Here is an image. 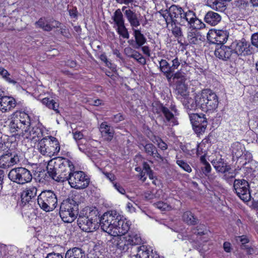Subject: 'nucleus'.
Returning a JSON list of instances; mask_svg holds the SVG:
<instances>
[{
  "label": "nucleus",
  "mask_w": 258,
  "mask_h": 258,
  "mask_svg": "<svg viewBox=\"0 0 258 258\" xmlns=\"http://www.w3.org/2000/svg\"><path fill=\"white\" fill-rule=\"evenodd\" d=\"M102 220V229L113 236L124 235L130 229L129 222L115 211L104 213Z\"/></svg>",
  "instance_id": "obj_1"
},
{
  "label": "nucleus",
  "mask_w": 258,
  "mask_h": 258,
  "mask_svg": "<svg viewBox=\"0 0 258 258\" xmlns=\"http://www.w3.org/2000/svg\"><path fill=\"white\" fill-rule=\"evenodd\" d=\"M46 169L53 180L63 182L68 179L70 174L74 171L75 166L69 159L54 157L49 161Z\"/></svg>",
  "instance_id": "obj_2"
},
{
  "label": "nucleus",
  "mask_w": 258,
  "mask_h": 258,
  "mask_svg": "<svg viewBox=\"0 0 258 258\" xmlns=\"http://www.w3.org/2000/svg\"><path fill=\"white\" fill-rule=\"evenodd\" d=\"M195 100V103H194L191 98L188 99V103H191V104H185V107L189 110L195 109L198 107L203 111L207 112L216 110L219 104L218 96L210 89L203 90L200 94L196 96Z\"/></svg>",
  "instance_id": "obj_3"
},
{
  "label": "nucleus",
  "mask_w": 258,
  "mask_h": 258,
  "mask_svg": "<svg viewBox=\"0 0 258 258\" xmlns=\"http://www.w3.org/2000/svg\"><path fill=\"white\" fill-rule=\"evenodd\" d=\"M37 149L41 155L52 157L58 155L60 151V145L55 138L48 136L43 138L38 142Z\"/></svg>",
  "instance_id": "obj_4"
},
{
  "label": "nucleus",
  "mask_w": 258,
  "mask_h": 258,
  "mask_svg": "<svg viewBox=\"0 0 258 258\" xmlns=\"http://www.w3.org/2000/svg\"><path fill=\"white\" fill-rule=\"evenodd\" d=\"M154 112L159 114L163 119L165 125L173 126L178 123L177 116L179 115V113L175 105L171 106L170 110L162 104H159L154 109Z\"/></svg>",
  "instance_id": "obj_5"
},
{
  "label": "nucleus",
  "mask_w": 258,
  "mask_h": 258,
  "mask_svg": "<svg viewBox=\"0 0 258 258\" xmlns=\"http://www.w3.org/2000/svg\"><path fill=\"white\" fill-rule=\"evenodd\" d=\"M30 119L24 112H16L13 114L9 126L12 133L21 134L30 126Z\"/></svg>",
  "instance_id": "obj_6"
},
{
  "label": "nucleus",
  "mask_w": 258,
  "mask_h": 258,
  "mask_svg": "<svg viewBox=\"0 0 258 258\" xmlns=\"http://www.w3.org/2000/svg\"><path fill=\"white\" fill-rule=\"evenodd\" d=\"M78 205L73 199L63 201L60 206L59 215L62 221L71 223L76 219L78 212Z\"/></svg>",
  "instance_id": "obj_7"
},
{
  "label": "nucleus",
  "mask_w": 258,
  "mask_h": 258,
  "mask_svg": "<svg viewBox=\"0 0 258 258\" xmlns=\"http://www.w3.org/2000/svg\"><path fill=\"white\" fill-rule=\"evenodd\" d=\"M37 202L41 209L45 212L53 211L57 204L56 194L51 190L42 191L38 196Z\"/></svg>",
  "instance_id": "obj_8"
},
{
  "label": "nucleus",
  "mask_w": 258,
  "mask_h": 258,
  "mask_svg": "<svg viewBox=\"0 0 258 258\" xmlns=\"http://www.w3.org/2000/svg\"><path fill=\"white\" fill-rule=\"evenodd\" d=\"M8 176L11 181L20 185L30 182L32 179L31 172L26 168L22 167L12 169Z\"/></svg>",
  "instance_id": "obj_9"
},
{
  "label": "nucleus",
  "mask_w": 258,
  "mask_h": 258,
  "mask_svg": "<svg viewBox=\"0 0 258 258\" xmlns=\"http://www.w3.org/2000/svg\"><path fill=\"white\" fill-rule=\"evenodd\" d=\"M70 186L77 189H84L89 184L90 179L82 171H74L67 179Z\"/></svg>",
  "instance_id": "obj_10"
},
{
  "label": "nucleus",
  "mask_w": 258,
  "mask_h": 258,
  "mask_svg": "<svg viewBox=\"0 0 258 258\" xmlns=\"http://www.w3.org/2000/svg\"><path fill=\"white\" fill-rule=\"evenodd\" d=\"M22 159L20 152L10 150L0 155V168H10L19 163Z\"/></svg>",
  "instance_id": "obj_11"
},
{
  "label": "nucleus",
  "mask_w": 258,
  "mask_h": 258,
  "mask_svg": "<svg viewBox=\"0 0 258 258\" xmlns=\"http://www.w3.org/2000/svg\"><path fill=\"white\" fill-rule=\"evenodd\" d=\"M233 187L235 192L239 198L243 201L250 200L251 196L248 182L245 179H235Z\"/></svg>",
  "instance_id": "obj_12"
},
{
  "label": "nucleus",
  "mask_w": 258,
  "mask_h": 258,
  "mask_svg": "<svg viewBox=\"0 0 258 258\" xmlns=\"http://www.w3.org/2000/svg\"><path fill=\"white\" fill-rule=\"evenodd\" d=\"M165 14L162 15L165 20L167 25H169L170 22H174L179 24L181 17L184 12L183 9L178 6L172 5L166 11Z\"/></svg>",
  "instance_id": "obj_13"
},
{
  "label": "nucleus",
  "mask_w": 258,
  "mask_h": 258,
  "mask_svg": "<svg viewBox=\"0 0 258 258\" xmlns=\"http://www.w3.org/2000/svg\"><path fill=\"white\" fill-rule=\"evenodd\" d=\"M188 114L195 132L197 133L204 132L208 124L206 115L202 113H188Z\"/></svg>",
  "instance_id": "obj_14"
},
{
  "label": "nucleus",
  "mask_w": 258,
  "mask_h": 258,
  "mask_svg": "<svg viewBox=\"0 0 258 258\" xmlns=\"http://www.w3.org/2000/svg\"><path fill=\"white\" fill-rule=\"evenodd\" d=\"M233 54L235 58L239 55L250 54L252 52L250 49L249 44L244 39L240 41H235L231 44Z\"/></svg>",
  "instance_id": "obj_15"
},
{
  "label": "nucleus",
  "mask_w": 258,
  "mask_h": 258,
  "mask_svg": "<svg viewBox=\"0 0 258 258\" xmlns=\"http://www.w3.org/2000/svg\"><path fill=\"white\" fill-rule=\"evenodd\" d=\"M43 129L38 126H30L26 127L22 132V136L24 139H28L34 142H39L43 137Z\"/></svg>",
  "instance_id": "obj_16"
},
{
  "label": "nucleus",
  "mask_w": 258,
  "mask_h": 258,
  "mask_svg": "<svg viewBox=\"0 0 258 258\" xmlns=\"http://www.w3.org/2000/svg\"><path fill=\"white\" fill-rule=\"evenodd\" d=\"M81 212L82 215L85 216L91 222L94 223V225L98 227L99 224L102 228V221L103 215L100 217L98 210L95 207H86Z\"/></svg>",
  "instance_id": "obj_17"
},
{
  "label": "nucleus",
  "mask_w": 258,
  "mask_h": 258,
  "mask_svg": "<svg viewBox=\"0 0 258 258\" xmlns=\"http://www.w3.org/2000/svg\"><path fill=\"white\" fill-rule=\"evenodd\" d=\"M231 48V45L227 46L222 45L215 49L214 54L217 57L223 60L235 59V57L233 55V49Z\"/></svg>",
  "instance_id": "obj_18"
},
{
  "label": "nucleus",
  "mask_w": 258,
  "mask_h": 258,
  "mask_svg": "<svg viewBox=\"0 0 258 258\" xmlns=\"http://www.w3.org/2000/svg\"><path fill=\"white\" fill-rule=\"evenodd\" d=\"M79 227L84 231L87 232H93L97 227L92 222H91L85 216L82 215L80 212L77 220Z\"/></svg>",
  "instance_id": "obj_19"
},
{
  "label": "nucleus",
  "mask_w": 258,
  "mask_h": 258,
  "mask_svg": "<svg viewBox=\"0 0 258 258\" xmlns=\"http://www.w3.org/2000/svg\"><path fill=\"white\" fill-rule=\"evenodd\" d=\"M122 11L132 27V29L136 28L140 25V21L138 18L137 14L132 11L131 9L128 8L124 6L121 8Z\"/></svg>",
  "instance_id": "obj_20"
},
{
  "label": "nucleus",
  "mask_w": 258,
  "mask_h": 258,
  "mask_svg": "<svg viewBox=\"0 0 258 258\" xmlns=\"http://www.w3.org/2000/svg\"><path fill=\"white\" fill-rule=\"evenodd\" d=\"M133 35L135 39V41L133 40L128 41V42L132 45L135 48L138 49L144 45L147 42V39L141 31L139 29L134 28Z\"/></svg>",
  "instance_id": "obj_21"
},
{
  "label": "nucleus",
  "mask_w": 258,
  "mask_h": 258,
  "mask_svg": "<svg viewBox=\"0 0 258 258\" xmlns=\"http://www.w3.org/2000/svg\"><path fill=\"white\" fill-rule=\"evenodd\" d=\"M16 101L11 97H0V112H9L16 106Z\"/></svg>",
  "instance_id": "obj_22"
},
{
  "label": "nucleus",
  "mask_w": 258,
  "mask_h": 258,
  "mask_svg": "<svg viewBox=\"0 0 258 258\" xmlns=\"http://www.w3.org/2000/svg\"><path fill=\"white\" fill-rule=\"evenodd\" d=\"M187 39L191 44H200L205 40L204 36L199 31L192 29L187 32Z\"/></svg>",
  "instance_id": "obj_23"
},
{
  "label": "nucleus",
  "mask_w": 258,
  "mask_h": 258,
  "mask_svg": "<svg viewBox=\"0 0 258 258\" xmlns=\"http://www.w3.org/2000/svg\"><path fill=\"white\" fill-rule=\"evenodd\" d=\"M102 137L107 141H110L113 139L114 131L112 127L107 124V122H103L99 128Z\"/></svg>",
  "instance_id": "obj_24"
},
{
  "label": "nucleus",
  "mask_w": 258,
  "mask_h": 258,
  "mask_svg": "<svg viewBox=\"0 0 258 258\" xmlns=\"http://www.w3.org/2000/svg\"><path fill=\"white\" fill-rule=\"evenodd\" d=\"M37 189L34 186L27 187L21 194V199L23 203L26 204L32 199H35L37 195Z\"/></svg>",
  "instance_id": "obj_25"
},
{
  "label": "nucleus",
  "mask_w": 258,
  "mask_h": 258,
  "mask_svg": "<svg viewBox=\"0 0 258 258\" xmlns=\"http://www.w3.org/2000/svg\"><path fill=\"white\" fill-rule=\"evenodd\" d=\"M175 92L176 94L178 96V97L179 98V96L181 97H183L184 98V100L183 101V104L185 106V104H188L187 99L189 98H186V96L188 95V91H187V86L185 84V82H176V88H175ZM190 98H189L190 99ZM191 103L189 104L190 105Z\"/></svg>",
  "instance_id": "obj_26"
},
{
  "label": "nucleus",
  "mask_w": 258,
  "mask_h": 258,
  "mask_svg": "<svg viewBox=\"0 0 258 258\" xmlns=\"http://www.w3.org/2000/svg\"><path fill=\"white\" fill-rule=\"evenodd\" d=\"M212 163L215 169L218 172L225 174L227 172L229 173L231 170L230 166L228 165L223 159L214 160Z\"/></svg>",
  "instance_id": "obj_27"
},
{
  "label": "nucleus",
  "mask_w": 258,
  "mask_h": 258,
  "mask_svg": "<svg viewBox=\"0 0 258 258\" xmlns=\"http://www.w3.org/2000/svg\"><path fill=\"white\" fill-rule=\"evenodd\" d=\"M205 22L211 26H216L221 20V16L217 13L209 11L205 16Z\"/></svg>",
  "instance_id": "obj_28"
},
{
  "label": "nucleus",
  "mask_w": 258,
  "mask_h": 258,
  "mask_svg": "<svg viewBox=\"0 0 258 258\" xmlns=\"http://www.w3.org/2000/svg\"><path fill=\"white\" fill-rule=\"evenodd\" d=\"M142 146L148 155L153 157L157 160L163 161L164 158L158 153L156 147L152 143L147 144L145 146L142 145Z\"/></svg>",
  "instance_id": "obj_29"
},
{
  "label": "nucleus",
  "mask_w": 258,
  "mask_h": 258,
  "mask_svg": "<svg viewBox=\"0 0 258 258\" xmlns=\"http://www.w3.org/2000/svg\"><path fill=\"white\" fill-rule=\"evenodd\" d=\"M65 258H85V253L80 248L74 247L67 251Z\"/></svg>",
  "instance_id": "obj_30"
},
{
  "label": "nucleus",
  "mask_w": 258,
  "mask_h": 258,
  "mask_svg": "<svg viewBox=\"0 0 258 258\" xmlns=\"http://www.w3.org/2000/svg\"><path fill=\"white\" fill-rule=\"evenodd\" d=\"M195 15V13L190 10H188L186 12L184 11L182 17H181V19L179 22V25L183 26H190L191 25L192 21L194 19V16Z\"/></svg>",
  "instance_id": "obj_31"
},
{
  "label": "nucleus",
  "mask_w": 258,
  "mask_h": 258,
  "mask_svg": "<svg viewBox=\"0 0 258 258\" xmlns=\"http://www.w3.org/2000/svg\"><path fill=\"white\" fill-rule=\"evenodd\" d=\"M214 37L216 43L222 44L226 42L229 36V33L226 30H218L215 32Z\"/></svg>",
  "instance_id": "obj_32"
},
{
  "label": "nucleus",
  "mask_w": 258,
  "mask_h": 258,
  "mask_svg": "<svg viewBox=\"0 0 258 258\" xmlns=\"http://www.w3.org/2000/svg\"><path fill=\"white\" fill-rule=\"evenodd\" d=\"M231 149L233 157L238 159L243 155L244 147L239 142H235L232 145Z\"/></svg>",
  "instance_id": "obj_33"
},
{
  "label": "nucleus",
  "mask_w": 258,
  "mask_h": 258,
  "mask_svg": "<svg viewBox=\"0 0 258 258\" xmlns=\"http://www.w3.org/2000/svg\"><path fill=\"white\" fill-rule=\"evenodd\" d=\"M121 11L122 10L120 9H117L112 16V19L113 20L115 25L117 27L124 24V20Z\"/></svg>",
  "instance_id": "obj_34"
},
{
  "label": "nucleus",
  "mask_w": 258,
  "mask_h": 258,
  "mask_svg": "<svg viewBox=\"0 0 258 258\" xmlns=\"http://www.w3.org/2000/svg\"><path fill=\"white\" fill-rule=\"evenodd\" d=\"M127 244L137 245L141 243V238L139 234L135 233H130L125 237Z\"/></svg>",
  "instance_id": "obj_35"
},
{
  "label": "nucleus",
  "mask_w": 258,
  "mask_h": 258,
  "mask_svg": "<svg viewBox=\"0 0 258 258\" xmlns=\"http://www.w3.org/2000/svg\"><path fill=\"white\" fill-rule=\"evenodd\" d=\"M183 221L188 225H195L197 223L198 219L190 211L185 212L182 216Z\"/></svg>",
  "instance_id": "obj_36"
},
{
  "label": "nucleus",
  "mask_w": 258,
  "mask_h": 258,
  "mask_svg": "<svg viewBox=\"0 0 258 258\" xmlns=\"http://www.w3.org/2000/svg\"><path fill=\"white\" fill-rule=\"evenodd\" d=\"M42 102L49 108L54 110L56 113H59V111L58 110V104L55 102L53 99L45 98L42 99Z\"/></svg>",
  "instance_id": "obj_37"
},
{
  "label": "nucleus",
  "mask_w": 258,
  "mask_h": 258,
  "mask_svg": "<svg viewBox=\"0 0 258 258\" xmlns=\"http://www.w3.org/2000/svg\"><path fill=\"white\" fill-rule=\"evenodd\" d=\"M243 157H244L245 160L247 161V162L246 161L243 164V165H244L245 166L247 165V166H246L245 167L246 168L250 169L252 172L255 171V170L253 169L252 165H253V164H255V162L254 161H253L252 160V156L251 153H250L248 151L245 152L243 156Z\"/></svg>",
  "instance_id": "obj_38"
},
{
  "label": "nucleus",
  "mask_w": 258,
  "mask_h": 258,
  "mask_svg": "<svg viewBox=\"0 0 258 258\" xmlns=\"http://www.w3.org/2000/svg\"><path fill=\"white\" fill-rule=\"evenodd\" d=\"M159 64L158 68L163 74L170 72L172 71L170 64L166 60L162 59L159 61Z\"/></svg>",
  "instance_id": "obj_39"
},
{
  "label": "nucleus",
  "mask_w": 258,
  "mask_h": 258,
  "mask_svg": "<svg viewBox=\"0 0 258 258\" xmlns=\"http://www.w3.org/2000/svg\"><path fill=\"white\" fill-rule=\"evenodd\" d=\"M171 26L172 34L176 37L179 38L183 36L182 32L180 26H178L177 23L170 22Z\"/></svg>",
  "instance_id": "obj_40"
},
{
  "label": "nucleus",
  "mask_w": 258,
  "mask_h": 258,
  "mask_svg": "<svg viewBox=\"0 0 258 258\" xmlns=\"http://www.w3.org/2000/svg\"><path fill=\"white\" fill-rule=\"evenodd\" d=\"M37 27L42 29L44 31H50V26L48 22L45 18H41L35 23Z\"/></svg>",
  "instance_id": "obj_41"
},
{
  "label": "nucleus",
  "mask_w": 258,
  "mask_h": 258,
  "mask_svg": "<svg viewBox=\"0 0 258 258\" xmlns=\"http://www.w3.org/2000/svg\"><path fill=\"white\" fill-rule=\"evenodd\" d=\"M205 27V24L201 20L197 18L195 15L190 28H192V29L197 30L201 29Z\"/></svg>",
  "instance_id": "obj_42"
},
{
  "label": "nucleus",
  "mask_w": 258,
  "mask_h": 258,
  "mask_svg": "<svg viewBox=\"0 0 258 258\" xmlns=\"http://www.w3.org/2000/svg\"><path fill=\"white\" fill-rule=\"evenodd\" d=\"M207 5L214 10H218L222 7L223 3L221 0H206Z\"/></svg>",
  "instance_id": "obj_43"
},
{
  "label": "nucleus",
  "mask_w": 258,
  "mask_h": 258,
  "mask_svg": "<svg viewBox=\"0 0 258 258\" xmlns=\"http://www.w3.org/2000/svg\"><path fill=\"white\" fill-rule=\"evenodd\" d=\"M129 57L133 58L138 61L142 64H145L146 63V60L145 57L139 52L135 50L133 53L129 55Z\"/></svg>",
  "instance_id": "obj_44"
},
{
  "label": "nucleus",
  "mask_w": 258,
  "mask_h": 258,
  "mask_svg": "<svg viewBox=\"0 0 258 258\" xmlns=\"http://www.w3.org/2000/svg\"><path fill=\"white\" fill-rule=\"evenodd\" d=\"M117 32L123 38L126 39L129 38L130 35L124 24L122 26L117 27Z\"/></svg>",
  "instance_id": "obj_45"
},
{
  "label": "nucleus",
  "mask_w": 258,
  "mask_h": 258,
  "mask_svg": "<svg viewBox=\"0 0 258 258\" xmlns=\"http://www.w3.org/2000/svg\"><path fill=\"white\" fill-rule=\"evenodd\" d=\"M155 206L162 211H169L171 209V207L166 203L163 202H158L154 204Z\"/></svg>",
  "instance_id": "obj_46"
},
{
  "label": "nucleus",
  "mask_w": 258,
  "mask_h": 258,
  "mask_svg": "<svg viewBox=\"0 0 258 258\" xmlns=\"http://www.w3.org/2000/svg\"><path fill=\"white\" fill-rule=\"evenodd\" d=\"M8 143L5 142V139L0 137V155L11 150L8 149Z\"/></svg>",
  "instance_id": "obj_47"
},
{
  "label": "nucleus",
  "mask_w": 258,
  "mask_h": 258,
  "mask_svg": "<svg viewBox=\"0 0 258 258\" xmlns=\"http://www.w3.org/2000/svg\"><path fill=\"white\" fill-rule=\"evenodd\" d=\"M177 164L184 171L190 173L192 170L190 166L185 161L182 160L177 159L176 160Z\"/></svg>",
  "instance_id": "obj_48"
},
{
  "label": "nucleus",
  "mask_w": 258,
  "mask_h": 258,
  "mask_svg": "<svg viewBox=\"0 0 258 258\" xmlns=\"http://www.w3.org/2000/svg\"><path fill=\"white\" fill-rule=\"evenodd\" d=\"M173 80H177L176 82H185L186 80L185 76L184 73L180 70L177 71L176 73H173Z\"/></svg>",
  "instance_id": "obj_49"
},
{
  "label": "nucleus",
  "mask_w": 258,
  "mask_h": 258,
  "mask_svg": "<svg viewBox=\"0 0 258 258\" xmlns=\"http://www.w3.org/2000/svg\"><path fill=\"white\" fill-rule=\"evenodd\" d=\"M201 160L204 165V166L202 168V171L206 175H207V174L211 171V166L210 164L206 161L204 157H201Z\"/></svg>",
  "instance_id": "obj_50"
},
{
  "label": "nucleus",
  "mask_w": 258,
  "mask_h": 258,
  "mask_svg": "<svg viewBox=\"0 0 258 258\" xmlns=\"http://www.w3.org/2000/svg\"><path fill=\"white\" fill-rule=\"evenodd\" d=\"M236 240L237 242H240L241 243L242 248H246L245 244L249 242V239L245 235L236 237Z\"/></svg>",
  "instance_id": "obj_51"
},
{
  "label": "nucleus",
  "mask_w": 258,
  "mask_h": 258,
  "mask_svg": "<svg viewBox=\"0 0 258 258\" xmlns=\"http://www.w3.org/2000/svg\"><path fill=\"white\" fill-rule=\"evenodd\" d=\"M181 63V60H179L177 57H175L172 60V65L170 66L172 71L174 72L175 70L178 68Z\"/></svg>",
  "instance_id": "obj_52"
},
{
  "label": "nucleus",
  "mask_w": 258,
  "mask_h": 258,
  "mask_svg": "<svg viewBox=\"0 0 258 258\" xmlns=\"http://www.w3.org/2000/svg\"><path fill=\"white\" fill-rule=\"evenodd\" d=\"M251 44L258 48V33H254L251 37Z\"/></svg>",
  "instance_id": "obj_53"
},
{
  "label": "nucleus",
  "mask_w": 258,
  "mask_h": 258,
  "mask_svg": "<svg viewBox=\"0 0 258 258\" xmlns=\"http://www.w3.org/2000/svg\"><path fill=\"white\" fill-rule=\"evenodd\" d=\"M60 23L56 20H52L49 22V25L50 26V31L53 28H59L60 26Z\"/></svg>",
  "instance_id": "obj_54"
},
{
  "label": "nucleus",
  "mask_w": 258,
  "mask_h": 258,
  "mask_svg": "<svg viewBox=\"0 0 258 258\" xmlns=\"http://www.w3.org/2000/svg\"><path fill=\"white\" fill-rule=\"evenodd\" d=\"M45 258H63V256L58 253L51 252L47 254Z\"/></svg>",
  "instance_id": "obj_55"
},
{
  "label": "nucleus",
  "mask_w": 258,
  "mask_h": 258,
  "mask_svg": "<svg viewBox=\"0 0 258 258\" xmlns=\"http://www.w3.org/2000/svg\"><path fill=\"white\" fill-rule=\"evenodd\" d=\"M117 4H124L125 5H128L129 4H133L135 2V0H115Z\"/></svg>",
  "instance_id": "obj_56"
},
{
  "label": "nucleus",
  "mask_w": 258,
  "mask_h": 258,
  "mask_svg": "<svg viewBox=\"0 0 258 258\" xmlns=\"http://www.w3.org/2000/svg\"><path fill=\"white\" fill-rule=\"evenodd\" d=\"M115 188L120 194L123 195L125 193L124 189L117 183H113Z\"/></svg>",
  "instance_id": "obj_57"
},
{
  "label": "nucleus",
  "mask_w": 258,
  "mask_h": 258,
  "mask_svg": "<svg viewBox=\"0 0 258 258\" xmlns=\"http://www.w3.org/2000/svg\"><path fill=\"white\" fill-rule=\"evenodd\" d=\"M123 119L122 115L120 113L114 115L112 118V120L115 122H118Z\"/></svg>",
  "instance_id": "obj_58"
},
{
  "label": "nucleus",
  "mask_w": 258,
  "mask_h": 258,
  "mask_svg": "<svg viewBox=\"0 0 258 258\" xmlns=\"http://www.w3.org/2000/svg\"><path fill=\"white\" fill-rule=\"evenodd\" d=\"M0 75L5 79L10 75V73L3 68H0Z\"/></svg>",
  "instance_id": "obj_59"
},
{
  "label": "nucleus",
  "mask_w": 258,
  "mask_h": 258,
  "mask_svg": "<svg viewBox=\"0 0 258 258\" xmlns=\"http://www.w3.org/2000/svg\"><path fill=\"white\" fill-rule=\"evenodd\" d=\"M174 72L171 71L170 72H167L163 74L164 76H165L166 78L167 79L168 82H170L171 79H173V73Z\"/></svg>",
  "instance_id": "obj_60"
},
{
  "label": "nucleus",
  "mask_w": 258,
  "mask_h": 258,
  "mask_svg": "<svg viewBox=\"0 0 258 258\" xmlns=\"http://www.w3.org/2000/svg\"><path fill=\"white\" fill-rule=\"evenodd\" d=\"M223 248L226 252H230L231 250V246L230 243L225 242L223 244Z\"/></svg>",
  "instance_id": "obj_61"
},
{
  "label": "nucleus",
  "mask_w": 258,
  "mask_h": 258,
  "mask_svg": "<svg viewBox=\"0 0 258 258\" xmlns=\"http://www.w3.org/2000/svg\"><path fill=\"white\" fill-rule=\"evenodd\" d=\"M83 138V135L81 132H76L74 133V138L76 140H80Z\"/></svg>",
  "instance_id": "obj_62"
},
{
  "label": "nucleus",
  "mask_w": 258,
  "mask_h": 258,
  "mask_svg": "<svg viewBox=\"0 0 258 258\" xmlns=\"http://www.w3.org/2000/svg\"><path fill=\"white\" fill-rule=\"evenodd\" d=\"M69 15L71 17L76 18L77 16V10L76 8H74L69 11Z\"/></svg>",
  "instance_id": "obj_63"
},
{
  "label": "nucleus",
  "mask_w": 258,
  "mask_h": 258,
  "mask_svg": "<svg viewBox=\"0 0 258 258\" xmlns=\"http://www.w3.org/2000/svg\"><path fill=\"white\" fill-rule=\"evenodd\" d=\"M99 58L102 61L106 63L107 66H109V64H111V63L108 61L107 56L104 53L101 54L100 55Z\"/></svg>",
  "instance_id": "obj_64"
}]
</instances>
